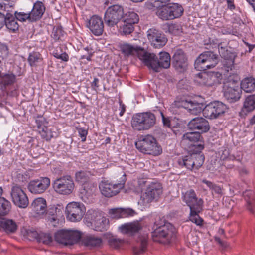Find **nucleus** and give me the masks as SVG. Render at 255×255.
I'll return each mask as SVG.
<instances>
[{"instance_id":"nucleus-57","label":"nucleus","mask_w":255,"mask_h":255,"mask_svg":"<svg viewBox=\"0 0 255 255\" xmlns=\"http://www.w3.org/2000/svg\"><path fill=\"white\" fill-rule=\"evenodd\" d=\"M119 51L126 58L128 56V43L125 42H120L118 45Z\"/></svg>"},{"instance_id":"nucleus-54","label":"nucleus","mask_w":255,"mask_h":255,"mask_svg":"<svg viewBox=\"0 0 255 255\" xmlns=\"http://www.w3.org/2000/svg\"><path fill=\"white\" fill-rule=\"evenodd\" d=\"M221 155V158L223 160L229 159L230 160H234L235 157L233 156L230 155L229 150L226 147H222L219 151Z\"/></svg>"},{"instance_id":"nucleus-35","label":"nucleus","mask_w":255,"mask_h":255,"mask_svg":"<svg viewBox=\"0 0 255 255\" xmlns=\"http://www.w3.org/2000/svg\"><path fill=\"white\" fill-rule=\"evenodd\" d=\"M171 0H148L145 3L146 9L153 10L154 8L158 10L170 3Z\"/></svg>"},{"instance_id":"nucleus-8","label":"nucleus","mask_w":255,"mask_h":255,"mask_svg":"<svg viewBox=\"0 0 255 255\" xmlns=\"http://www.w3.org/2000/svg\"><path fill=\"white\" fill-rule=\"evenodd\" d=\"M55 240L64 246L76 244L81 238V233L77 230H60L55 233Z\"/></svg>"},{"instance_id":"nucleus-52","label":"nucleus","mask_w":255,"mask_h":255,"mask_svg":"<svg viewBox=\"0 0 255 255\" xmlns=\"http://www.w3.org/2000/svg\"><path fill=\"white\" fill-rule=\"evenodd\" d=\"M14 16L17 19V20H18L20 21H25L27 20L29 22H31V19L29 13H26L24 12H18L16 11L14 13Z\"/></svg>"},{"instance_id":"nucleus-2","label":"nucleus","mask_w":255,"mask_h":255,"mask_svg":"<svg viewBox=\"0 0 255 255\" xmlns=\"http://www.w3.org/2000/svg\"><path fill=\"white\" fill-rule=\"evenodd\" d=\"M136 148L145 154L158 156L161 154L162 149L155 138L150 135L140 136L135 142Z\"/></svg>"},{"instance_id":"nucleus-62","label":"nucleus","mask_w":255,"mask_h":255,"mask_svg":"<svg viewBox=\"0 0 255 255\" xmlns=\"http://www.w3.org/2000/svg\"><path fill=\"white\" fill-rule=\"evenodd\" d=\"M96 224V225L95 226V230L102 231L105 229L104 224L103 223V220H102L101 222L99 221V222L97 221Z\"/></svg>"},{"instance_id":"nucleus-27","label":"nucleus","mask_w":255,"mask_h":255,"mask_svg":"<svg viewBox=\"0 0 255 255\" xmlns=\"http://www.w3.org/2000/svg\"><path fill=\"white\" fill-rule=\"evenodd\" d=\"M171 58L170 54L166 52H162L159 53V57L156 58L155 66L157 67V71H159V69L163 68L167 69L170 66Z\"/></svg>"},{"instance_id":"nucleus-15","label":"nucleus","mask_w":255,"mask_h":255,"mask_svg":"<svg viewBox=\"0 0 255 255\" xmlns=\"http://www.w3.org/2000/svg\"><path fill=\"white\" fill-rule=\"evenodd\" d=\"M227 108V106L224 103L215 101L204 107V116L211 119L217 118L224 114Z\"/></svg>"},{"instance_id":"nucleus-28","label":"nucleus","mask_w":255,"mask_h":255,"mask_svg":"<svg viewBox=\"0 0 255 255\" xmlns=\"http://www.w3.org/2000/svg\"><path fill=\"white\" fill-rule=\"evenodd\" d=\"M80 240L84 246L89 248L100 247L102 243V240L100 237L92 235H87L83 237L81 236Z\"/></svg>"},{"instance_id":"nucleus-20","label":"nucleus","mask_w":255,"mask_h":255,"mask_svg":"<svg viewBox=\"0 0 255 255\" xmlns=\"http://www.w3.org/2000/svg\"><path fill=\"white\" fill-rule=\"evenodd\" d=\"M182 199L188 206L191 209H197V207L202 206V200L198 199L195 191L190 189L185 192L182 193Z\"/></svg>"},{"instance_id":"nucleus-23","label":"nucleus","mask_w":255,"mask_h":255,"mask_svg":"<svg viewBox=\"0 0 255 255\" xmlns=\"http://www.w3.org/2000/svg\"><path fill=\"white\" fill-rule=\"evenodd\" d=\"M182 107L188 109L190 113L194 115H198L201 112L204 115V104L202 102H198L196 100L182 101L181 102Z\"/></svg>"},{"instance_id":"nucleus-32","label":"nucleus","mask_w":255,"mask_h":255,"mask_svg":"<svg viewBox=\"0 0 255 255\" xmlns=\"http://www.w3.org/2000/svg\"><path fill=\"white\" fill-rule=\"evenodd\" d=\"M60 206H56L55 205L50 207L47 211L46 214L48 221L51 223H58L59 219V217L62 215V210Z\"/></svg>"},{"instance_id":"nucleus-36","label":"nucleus","mask_w":255,"mask_h":255,"mask_svg":"<svg viewBox=\"0 0 255 255\" xmlns=\"http://www.w3.org/2000/svg\"><path fill=\"white\" fill-rule=\"evenodd\" d=\"M202 182L207 185L212 194H216L218 197H221L224 194V189L222 186L206 179H203Z\"/></svg>"},{"instance_id":"nucleus-41","label":"nucleus","mask_w":255,"mask_h":255,"mask_svg":"<svg viewBox=\"0 0 255 255\" xmlns=\"http://www.w3.org/2000/svg\"><path fill=\"white\" fill-rule=\"evenodd\" d=\"M119 33L123 36L128 34V15H126L116 24Z\"/></svg>"},{"instance_id":"nucleus-46","label":"nucleus","mask_w":255,"mask_h":255,"mask_svg":"<svg viewBox=\"0 0 255 255\" xmlns=\"http://www.w3.org/2000/svg\"><path fill=\"white\" fill-rule=\"evenodd\" d=\"M38 132L42 138L46 140H49L52 137L57 136L56 133L55 134H53L50 128H38Z\"/></svg>"},{"instance_id":"nucleus-51","label":"nucleus","mask_w":255,"mask_h":255,"mask_svg":"<svg viewBox=\"0 0 255 255\" xmlns=\"http://www.w3.org/2000/svg\"><path fill=\"white\" fill-rule=\"evenodd\" d=\"M63 35V31L60 26H55L53 28L51 36L55 40L57 41L60 39Z\"/></svg>"},{"instance_id":"nucleus-21","label":"nucleus","mask_w":255,"mask_h":255,"mask_svg":"<svg viewBox=\"0 0 255 255\" xmlns=\"http://www.w3.org/2000/svg\"><path fill=\"white\" fill-rule=\"evenodd\" d=\"M87 173L83 171H80L75 173L76 181L84 184V190L88 196L92 195L96 190V185L94 184L86 183L88 180Z\"/></svg>"},{"instance_id":"nucleus-61","label":"nucleus","mask_w":255,"mask_h":255,"mask_svg":"<svg viewBox=\"0 0 255 255\" xmlns=\"http://www.w3.org/2000/svg\"><path fill=\"white\" fill-rule=\"evenodd\" d=\"M197 78L202 79H203L204 81L202 82L204 84H206L208 82V73H199L196 75Z\"/></svg>"},{"instance_id":"nucleus-25","label":"nucleus","mask_w":255,"mask_h":255,"mask_svg":"<svg viewBox=\"0 0 255 255\" xmlns=\"http://www.w3.org/2000/svg\"><path fill=\"white\" fill-rule=\"evenodd\" d=\"M0 227L7 234H13L17 231L18 225L12 219L0 217Z\"/></svg>"},{"instance_id":"nucleus-1","label":"nucleus","mask_w":255,"mask_h":255,"mask_svg":"<svg viewBox=\"0 0 255 255\" xmlns=\"http://www.w3.org/2000/svg\"><path fill=\"white\" fill-rule=\"evenodd\" d=\"M204 45L207 46V49L218 48L221 57L223 58V66L225 70L228 72L234 69L236 58L238 57L237 53L234 51L228 50L223 46V43L216 38H209L204 41Z\"/></svg>"},{"instance_id":"nucleus-59","label":"nucleus","mask_w":255,"mask_h":255,"mask_svg":"<svg viewBox=\"0 0 255 255\" xmlns=\"http://www.w3.org/2000/svg\"><path fill=\"white\" fill-rule=\"evenodd\" d=\"M168 30L169 33L176 34L179 30V26L177 24H171L168 25Z\"/></svg>"},{"instance_id":"nucleus-48","label":"nucleus","mask_w":255,"mask_h":255,"mask_svg":"<svg viewBox=\"0 0 255 255\" xmlns=\"http://www.w3.org/2000/svg\"><path fill=\"white\" fill-rule=\"evenodd\" d=\"M125 240L123 239H117L115 237H112L108 240V242L110 246L115 249H119L122 247L125 243Z\"/></svg>"},{"instance_id":"nucleus-63","label":"nucleus","mask_w":255,"mask_h":255,"mask_svg":"<svg viewBox=\"0 0 255 255\" xmlns=\"http://www.w3.org/2000/svg\"><path fill=\"white\" fill-rule=\"evenodd\" d=\"M118 230L123 235L128 234V223H125L119 227Z\"/></svg>"},{"instance_id":"nucleus-7","label":"nucleus","mask_w":255,"mask_h":255,"mask_svg":"<svg viewBox=\"0 0 255 255\" xmlns=\"http://www.w3.org/2000/svg\"><path fill=\"white\" fill-rule=\"evenodd\" d=\"M219 56L211 51L200 54L194 62V67L198 71H204L215 67L219 62Z\"/></svg>"},{"instance_id":"nucleus-55","label":"nucleus","mask_w":255,"mask_h":255,"mask_svg":"<svg viewBox=\"0 0 255 255\" xmlns=\"http://www.w3.org/2000/svg\"><path fill=\"white\" fill-rule=\"evenodd\" d=\"M141 228V226L137 221L128 223V233L138 232Z\"/></svg>"},{"instance_id":"nucleus-39","label":"nucleus","mask_w":255,"mask_h":255,"mask_svg":"<svg viewBox=\"0 0 255 255\" xmlns=\"http://www.w3.org/2000/svg\"><path fill=\"white\" fill-rule=\"evenodd\" d=\"M189 220L198 226L202 225L203 220L200 217L198 213L202 210V206L197 207V209H191Z\"/></svg>"},{"instance_id":"nucleus-31","label":"nucleus","mask_w":255,"mask_h":255,"mask_svg":"<svg viewBox=\"0 0 255 255\" xmlns=\"http://www.w3.org/2000/svg\"><path fill=\"white\" fill-rule=\"evenodd\" d=\"M255 109V94L248 96L245 99L240 114L246 115L248 113Z\"/></svg>"},{"instance_id":"nucleus-43","label":"nucleus","mask_w":255,"mask_h":255,"mask_svg":"<svg viewBox=\"0 0 255 255\" xmlns=\"http://www.w3.org/2000/svg\"><path fill=\"white\" fill-rule=\"evenodd\" d=\"M201 152H188L192 153L193 161L195 163L194 168L196 169L201 167L204 162L205 157Z\"/></svg>"},{"instance_id":"nucleus-60","label":"nucleus","mask_w":255,"mask_h":255,"mask_svg":"<svg viewBox=\"0 0 255 255\" xmlns=\"http://www.w3.org/2000/svg\"><path fill=\"white\" fill-rule=\"evenodd\" d=\"M78 129L80 136L81 137L82 142H84L86 139V136L88 133V130L84 128H77Z\"/></svg>"},{"instance_id":"nucleus-11","label":"nucleus","mask_w":255,"mask_h":255,"mask_svg":"<svg viewBox=\"0 0 255 255\" xmlns=\"http://www.w3.org/2000/svg\"><path fill=\"white\" fill-rule=\"evenodd\" d=\"M156 123L155 115L150 112L139 113L134 114L131 121V124L134 127L139 126L141 128H151Z\"/></svg>"},{"instance_id":"nucleus-44","label":"nucleus","mask_w":255,"mask_h":255,"mask_svg":"<svg viewBox=\"0 0 255 255\" xmlns=\"http://www.w3.org/2000/svg\"><path fill=\"white\" fill-rule=\"evenodd\" d=\"M11 208L9 201L4 198H0V216H5L8 213Z\"/></svg>"},{"instance_id":"nucleus-30","label":"nucleus","mask_w":255,"mask_h":255,"mask_svg":"<svg viewBox=\"0 0 255 255\" xmlns=\"http://www.w3.org/2000/svg\"><path fill=\"white\" fill-rule=\"evenodd\" d=\"M243 196L246 201L247 209L252 214L255 215V196L252 190H246L243 193Z\"/></svg>"},{"instance_id":"nucleus-24","label":"nucleus","mask_w":255,"mask_h":255,"mask_svg":"<svg viewBox=\"0 0 255 255\" xmlns=\"http://www.w3.org/2000/svg\"><path fill=\"white\" fill-rule=\"evenodd\" d=\"M45 11V7L44 4L40 1H37L34 4L33 8L29 12L31 22H35L40 19Z\"/></svg>"},{"instance_id":"nucleus-18","label":"nucleus","mask_w":255,"mask_h":255,"mask_svg":"<svg viewBox=\"0 0 255 255\" xmlns=\"http://www.w3.org/2000/svg\"><path fill=\"white\" fill-rule=\"evenodd\" d=\"M50 185V180L48 177H40L38 179L31 180L27 188L32 194H39L44 193Z\"/></svg>"},{"instance_id":"nucleus-56","label":"nucleus","mask_w":255,"mask_h":255,"mask_svg":"<svg viewBox=\"0 0 255 255\" xmlns=\"http://www.w3.org/2000/svg\"><path fill=\"white\" fill-rule=\"evenodd\" d=\"M139 19V16L136 13L128 11V26L137 23Z\"/></svg>"},{"instance_id":"nucleus-58","label":"nucleus","mask_w":255,"mask_h":255,"mask_svg":"<svg viewBox=\"0 0 255 255\" xmlns=\"http://www.w3.org/2000/svg\"><path fill=\"white\" fill-rule=\"evenodd\" d=\"M148 243V238L147 237H144L141 240L140 248L138 252V254H141L145 252L146 250Z\"/></svg>"},{"instance_id":"nucleus-9","label":"nucleus","mask_w":255,"mask_h":255,"mask_svg":"<svg viewBox=\"0 0 255 255\" xmlns=\"http://www.w3.org/2000/svg\"><path fill=\"white\" fill-rule=\"evenodd\" d=\"M126 181V174L124 173L118 183H112L108 181H102L99 184L101 193L106 197H111L118 194L124 187Z\"/></svg>"},{"instance_id":"nucleus-37","label":"nucleus","mask_w":255,"mask_h":255,"mask_svg":"<svg viewBox=\"0 0 255 255\" xmlns=\"http://www.w3.org/2000/svg\"><path fill=\"white\" fill-rule=\"evenodd\" d=\"M169 5L172 20L178 18L183 15L184 8L181 5L176 3H170Z\"/></svg>"},{"instance_id":"nucleus-64","label":"nucleus","mask_w":255,"mask_h":255,"mask_svg":"<svg viewBox=\"0 0 255 255\" xmlns=\"http://www.w3.org/2000/svg\"><path fill=\"white\" fill-rule=\"evenodd\" d=\"M227 4V8L230 10H235L236 8L234 4V0H226Z\"/></svg>"},{"instance_id":"nucleus-33","label":"nucleus","mask_w":255,"mask_h":255,"mask_svg":"<svg viewBox=\"0 0 255 255\" xmlns=\"http://www.w3.org/2000/svg\"><path fill=\"white\" fill-rule=\"evenodd\" d=\"M239 86L241 90L246 93H251L255 90V78L252 76L245 77L241 81Z\"/></svg>"},{"instance_id":"nucleus-16","label":"nucleus","mask_w":255,"mask_h":255,"mask_svg":"<svg viewBox=\"0 0 255 255\" xmlns=\"http://www.w3.org/2000/svg\"><path fill=\"white\" fill-rule=\"evenodd\" d=\"M67 218L72 222L80 221L86 212L85 206L81 203L73 202L66 207Z\"/></svg>"},{"instance_id":"nucleus-53","label":"nucleus","mask_w":255,"mask_h":255,"mask_svg":"<svg viewBox=\"0 0 255 255\" xmlns=\"http://www.w3.org/2000/svg\"><path fill=\"white\" fill-rule=\"evenodd\" d=\"M37 128H47L48 122L43 116H38L36 119Z\"/></svg>"},{"instance_id":"nucleus-38","label":"nucleus","mask_w":255,"mask_h":255,"mask_svg":"<svg viewBox=\"0 0 255 255\" xmlns=\"http://www.w3.org/2000/svg\"><path fill=\"white\" fill-rule=\"evenodd\" d=\"M108 214L109 216L113 219L125 218L128 216V209L121 208L110 209Z\"/></svg>"},{"instance_id":"nucleus-6","label":"nucleus","mask_w":255,"mask_h":255,"mask_svg":"<svg viewBox=\"0 0 255 255\" xmlns=\"http://www.w3.org/2000/svg\"><path fill=\"white\" fill-rule=\"evenodd\" d=\"M181 143L188 152H201L204 148L203 137L199 132L184 134Z\"/></svg>"},{"instance_id":"nucleus-17","label":"nucleus","mask_w":255,"mask_h":255,"mask_svg":"<svg viewBox=\"0 0 255 255\" xmlns=\"http://www.w3.org/2000/svg\"><path fill=\"white\" fill-rule=\"evenodd\" d=\"M11 196L13 203L19 208H25L29 204L28 198L26 193L17 185L12 187Z\"/></svg>"},{"instance_id":"nucleus-45","label":"nucleus","mask_w":255,"mask_h":255,"mask_svg":"<svg viewBox=\"0 0 255 255\" xmlns=\"http://www.w3.org/2000/svg\"><path fill=\"white\" fill-rule=\"evenodd\" d=\"M222 74L219 72H210L208 73V80L209 79L212 82L213 85H218L222 83Z\"/></svg>"},{"instance_id":"nucleus-50","label":"nucleus","mask_w":255,"mask_h":255,"mask_svg":"<svg viewBox=\"0 0 255 255\" xmlns=\"http://www.w3.org/2000/svg\"><path fill=\"white\" fill-rule=\"evenodd\" d=\"M41 59V54L38 52H32L29 55L28 61L31 66L36 65Z\"/></svg>"},{"instance_id":"nucleus-4","label":"nucleus","mask_w":255,"mask_h":255,"mask_svg":"<svg viewBox=\"0 0 255 255\" xmlns=\"http://www.w3.org/2000/svg\"><path fill=\"white\" fill-rule=\"evenodd\" d=\"M130 56H137L145 66L157 71V56L154 53H149L140 46L128 43V58Z\"/></svg>"},{"instance_id":"nucleus-42","label":"nucleus","mask_w":255,"mask_h":255,"mask_svg":"<svg viewBox=\"0 0 255 255\" xmlns=\"http://www.w3.org/2000/svg\"><path fill=\"white\" fill-rule=\"evenodd\" d=\"M160 113L164 126H166L168 128H180V124L178 122L179 119H170L169 117H165L162 112Z\"/></svg>"},{"instance_id":"nucleus-26","label":"nucleus","mask_w":255,"mask_h":255,"mask_svg":"<svg viewBox=\"0 0 255 255\" xmlns=\"http://www.w3.org/2000/svg\"><path fill=\"white\" fill-rule=\"evenodd\" d=\"M47 204L46 200L41 197L35 199L31 205L32 211L36 214L42 215L46 211Z\"/></svg>"},{"instance_id":"nucleus-29","label":"nucleus","mask_w":255,"mask_h":255,"mask_svg":"<svg viewBox=\"0 0 255 255\" xmlns=\"http://www.w3.org/2000/svg\"><path fill=\"white\" fill-rule=\"evenodd\" d=\"M4 25L10 31L14 32L18 29L19 25L17 22V19L12 14L8 12H4Z\"/></svg>"},{"instance_id":"nucleus-12","label":"nucleus","mask_w":255,"mask_h":255,"mask_svg":"<svg viewBox=\"0 0 255 255\" xmlns=\"http://www.w3.org/2000/svg\"><path fill=\"white\" fill-rule=\"evenodd\" d=\"M53 187L60 194L69 195L74 188V183L71 176H64L54 181Z\"/></svg>"},{"instance_id":"nucleus-13","label":"nucleus","mask_w":255,"mask_h":255,"mask_svg":"<svg viewBox=\"0 0 255 255\" xmlns=\"http://www.w3.org/2000/svg\"><path fill=\"white\" fill-rule=\"evenodd\" d=\"M171 62L172 66L179 73H184L188 69V57L185 51L181 48L174 51Z\"/></svg>"},{"instance_id":"nucleus-14","label":"nucleus","mask_w":255,"mask_h":255,"mask_svg":"<svg viewBox=\"0 0 255 255\" xmlns=\"http://www.w3.org/2000/svg\"><path fill=\"white\" fill-rule=\"evenodd\" d=\"M162 187L159 183H151L147 187L145 192L141 196L140 200L143 205L157 200L162 194Z\"/></svg>"},{"instance_id":"nucleus-3","label":"nucleus","mask_w":255,"mask_h":255,"mask_svg":"<svg viewBox=\"0 0 255 255\" xmlns=\"http://www.w3.org/2000/svg\"><path fill=\"white\" fill-rule=\"evenodd\" d=\"M153 228L154 229L151 232V237L154 242L168 244L175 236V228L169 223L158 226L155 222Z\"/></svg>"},{"instance_id":"nucleus-5","label":"nucleus","mask_w":255,"mask_h":255,"mask_svg":"<svg viewBox=\"0 0 255 255\" xmlns=\"http://www.w3.org/2000/svg\"><path fill=\"white\" fill-rule=\"evenodd\" d=\"M223 96L226 100L230 103L238 101L241 97L242 90L239 82L234 77H228L223 82Z\"/></svg>"},{"instance_id":"nucleus-19","label":"nucleus","mask_w":255,"mask_h":255,"mask_svg":"<svg viewBox=\"0 0 255 255\" xmlns=\"http://www.w3.org/2000/svg\"><path fill=\"white\" fill-rule=\"evenodd\" d=\"M147 35L151 44L156 48L163 47L167 42V39L161 31L154 28L149 29Z\"/></svg>"},{"instance_id":"nucleus-49","label":"nucleus","mask_w":255,"mask_h":255,"mask_svg":"<svg viewBox=\"0 0 255 255\" xmlns=\"http://www.w3.org/2000/svg\"><path fill=\"white\" fill-rule=\"evenodd\" d=\"M37 242L45 245H49L52 242V237L50 234L40 233Z\"/></svg>"},{"instance_id":"nucleus-40","label":"nucleus","mask_w":255,"mask_h":255,"mask_svg":"<svg viewBox=\"0 0 255 255\" xmlns=\"http://www.w3.org/2000/svg\"><path fill=\"white\" fill-rule=\"evenodd\" d=\"M169 4L163 8L156 10V14L157 16L162 20H171V13L170 10Z\"/></svg>"},{"instance_id":"nucleus-34","label":"nucleus","mask_w":255,"mask_h":255,"mask_svg":"<svg viewBox=\"0 0 255 255\" xmlns=\"http://www.w3.org/2000/svg\"><path fill=\"white\" fill-rule=\"evenodd\" d=\"M189 153L187 155L179 158L177 162L181 167H185L189 170H192L194 168L195 163L193 161L192 153Z\"/></svg>"},{"instance_id":"nucleus-10","label":"nucleus","mask_w":255,"mask_h":255,"mask_svg":"<svg viewBox=\"0 0 255 255\" xmlns=\"http://www.w3.org/2000/svg\"><path fill=\"white\" fill-rule=\"evenodd\" d=\"M127 15L125 13L124 8L119 5H114L109 7L104 15V21L109 27H114L119 20Z\"/></svg>"},{"instance_id":"nucleus-47","label":"nucleus","mask_w":255,"mask_h":255,"mask_svg":"<svg viewBox=\"0 0 255 255\" xmlns=\"http://www.w3.org/2000/svg\"><path fill=\"white\" fill-rule=\"evenodd\" d=\"M203 119L194 118L190 121L188 124L187 128H209L208 124L205 125L201 124Z\"/></svg>"},{"instance_id":"nucleus-22","label":"nucleus","mask_w":255,"mask_h":255,"mask_svg":"<svg viewBox=\"0 0 255 255\" xmlns=\"http://www.w3.org/2000/svg\"><path fill=\"white\" fill-rule=\"evenodd\" d=\"M88 27L91 32L96 36H100L104 31V24L102 18L97 16H92L89 20Z\"/></svg>"}]
</instances>
